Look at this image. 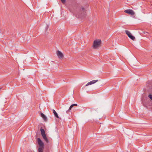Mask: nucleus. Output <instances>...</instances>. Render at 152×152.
<instances>
[{
    "mask_svg": "<svg viewBox=\"0 0 152 152\" xmlns=\"http://www.w3.org/2000/svg\"><path fill=\"white\" fill-rule=\"evenodd\" d=\"M48 27H49V26L48 25H46V27L45 28V30H46V31H47V29L48 28Z\"/></svg>",
    "mask_w": 152,
    "mask_h": 152,
    "instance_id": "4468645a",
    "label": "nucleus"
},
{
    "mask_svg": "<svg viewBox=\"0 0 152 152\" xmlns=\"http://www.w3.org/2000/svg\"><path fill=\"white\" fill-rule=\"evenodd\" d=\"M40 131H41V135L43 139L47 143H48L49 141L45 134V131L42 128L40 129Z\"/></svg>",
    "mask_w": 152,
    "mask_h": 152,
    "instance_id": "f03ea898",
    "label": "nucleus"
},
{
    "mask_svg": "<svg viewBox=\"0 0 152 152\" xmlns=\"http://www.w3.org/2000/svg\"><path fill=\"white\" fill-rule=\"evenodd\" d=\"M125 31L126 34L132 40H134L135 39V37L132 35V34L129 31L126 30Z\"/></svg>",
    "mask_w": 152,
    "mask_h": 152,
    "instance_id": "20e7f679",
    "label": "nucleus"
},
{
    "mask_svg": "<svg viewBox=\"0 0 152 152\" xmlns=\"http://www.w3.org/2000/svg\"><path fill=\"white\" fill-rule=\"evenodd\" d=\"M27 152H32V151L31 150H29L27 151Z\"/></svg>",
    "mask_w": 152,
    "mask_h": 152,
    "instance_id": "dca6fc26",
    "label": "nucleus"
},
{
    "mask_svg": "<svg viewBox=\"0 0 152 152\" xmlns=\"http://www.w3.org/2000/svg\"><path fill=\"white\" fill-rule=\"evenodd\" d=\"M92 83L91 82V81L90 82H88L87 84L86 85V86H87L89 85L92 84Z\"/></svg>",
    "mask_w": 152,
    "mask_h": 152,
    "instance_id": "f8f14e48",
    "label": "nucleus"
},
{
    "mask_svg": "<svg viewBox=\"0 0 152 152\" xmlns=\"http://www.w3.org/2000/svg\"><path fill=\"white\" fill-rule=\"evenodd\" d=\"M77 105V104H73L71 105L70 106V107L69 110L66 112V113H68V112H69V110H71V109L73 107V106H76Z\"/></svg>",
    "mask_w": 152,
    "mask_h": 152,
    "instance_id": "0eeeda50",
    "label": "nucleus"
},
{
    "mask_svg": "<svg viewBox=\"0 0 152 152\" xmlns=\"http://www.w3.org/2000/svg\"><path fill=\"white\" fill-rule=\"evenodd\" d=\"M53 113L55 116L57 118H60L56 111L54 109L53 110Z\"/></svg>",
    "mask_w": 152,
    "mask_h": 152,
    "instance_id": "1a4fd4ad",
    "label": "nucleus"
},
{
    "mask_svg": "<svg viewBox=\"0 0 152 152\" xmlns=\"http://www.w3.org/2000/svg\"><path fill=\"white\" fill-rule=\"evenodd\" d=\"M101 43L100 40H95L94 42L93 47L94 49H96L99 47Z\"/></svg>",
    "mask_w": 152,
    "mask_h": 152,
    "instance_id": "7ed1b4c3",
    "label": "nucleus"
},
{
    "mask_svg": "<svg viewBox=\"0 0 152 152\" xmlns=\"http://www.w3.org/2000/svg\"><path fill=\"white\" fill-rule=\"evenodd\" d=\"M148 96L152 100V94L149 95Z\"/></svg>",
    "mask_w": 152,
    "mask_h": 152,
    "instance_id": "ddd939ff",
    "label": "nucleus"
},
{
    "mask_svg": "<svg viewBox=\"0 0 152 152\" xmlns=\"http://www.w3.org/2000/svg\"><path fill=\"white\" fill-rule=\"evenodd\" d=\"M98 80H93L92 81H91L92 83V84H94L95 83H96V82H97L98 81Z\"/></svg>",
    "mask_w": 152,
    "mask_h": 152,
    "instance_id": "9d476101",
    "label": "nucleus"
},
{
    "mask_svg": "<svg viewBox=\"0 0 152 152\" xmlns=\"http://www.w3.org/2000/svg\"><path fill=\"white\" fill-rule=\"evenodd\" d=\"M98 80H93L92 81H91L92 83V84H94L95 83H96V82H97L98 81Z\"/></svg>",
    "mask_w": 152,
    "mask_h": 152,
    "instance_id": "9b49d317",
    "label": "nucleus"
},
{
    "mask_svg": "<svg viewBox=\"0 0 152 152\" xmlns=\"http://www.w3.org/2000/svg\"><path fill=\"white\" fill-rule=\"evenodd\" d=\"M57 55L59 58H62L63 56V55L62 53L59 50L57 51L56 52Z\"/></svg>",
    "mask_w": 152,
    "mask_h": 152,
    "instance_id": "423d86ee",
    "label": "nucleus"
},
{
    "mask_svg": "<svg viewBox=\"0 0 152 152\" xmlns=\"http://www.w3.org/2000/svg\"><path fill=\"white\" fill-rule=\"evenodd\" d=\"M124 12L126 13L129 14L131 15H134L135 14L134 12V11L130 9H128L125 10L124 11Z\"/></svg>",
    "mask_w": 152,
    "mask_h": 152,
    "instance_id": "39448f33",
    "label": "nucleus"
},
{
    "mask_svg": "<svg viewBox=\"0 0 152 152\" xmlns=\"http://www.w3.org/2000/svg\"><path fill=\"white\" fill-rule=\"evenodd\" d=\"M41 116L43 118V119L44 121H47V118L43 113H41Z\"/></svg>",
    "mask_w": 152,
    "mask_h": 152,
    "instance_id": "6e6552de",
    "label": "nucleus"
},
{
    "mask_svg": "<svg viewBox=\"0 0 152 152\" xmlns=\"http://www.w3.org/2000/svg\"><path fill=\"white\" fill-rule=\"evenodd\" d=\"M62 2L63 3H64L65 2L66 0H61Z\"/></svg>",
    "mask_w": 152,
    "mask_h": 152,
    "instance_id": "2eb2a0df",
    "label": "nucleus"
},
{
    "mask_svg": "<svg viewBox=\"0 0 152 152\" xmlns=\"http://www.w3.org/2000/svg\"><path fill=\"white\" fill-rule=\"evenodd\" d=\"M37 142L39 146L38 152H43V150L44 147V143L39 138H37Z\"/></svg>",
    "mask_w": 152,
    "mask_h": 152,
    "instance_id": "f257e3e1",
    "label": "nucleus"
},
{
    "mask_svg": "<svg viewBox=\"0 0 152 152\" xmlns=\"http://www.w3.org/2000/svg\"><path fill=\"white\" fill-rule=\"evenodd\" d=\"M84 8H82V9H83V10H84Z\"/></svg>",
    "mask_w": 152,
    "mask_h": 152,
    "instance_id": "f3484780",
    "label": "nucleus"
}]
</instances>
